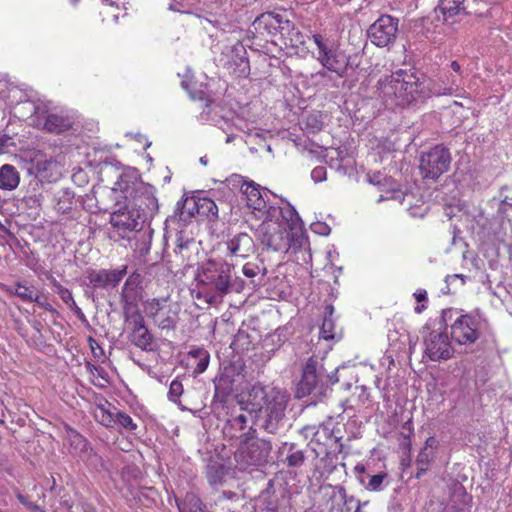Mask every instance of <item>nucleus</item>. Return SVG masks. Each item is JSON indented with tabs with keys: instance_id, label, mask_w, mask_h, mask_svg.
Instances as JSON below:
<instances>
[{
	"instance_id": "nucleus-1",
	"label": "nucleus",
	"mask_w": 512,
	"mask_h": 512,
	"mask_svg": "<svg viewBox=\"0 0 512 512\" xmlns=\"http://www.w3.org/2000/svg\"><path fill=\"white\" fill-rule=\"evenodd\" d=\"M377 94L383 104L394 109L407 107L426 96L424 82L412 70L399 69L379 79Z\"/></svg>"
},
{
	"instance_id": "nucleus-2",
	"label": "nucleus",
	"mask_w": 512,
	"mask_h": 512,
	"mask_svg": "<svg viewBox=\"0 0 512 512\" xmlns=\"http://www.w3.org/2000/svg\"><path fill=\"white\" fill-rule=\"evenodd\" d=\"M257 230L261 244L273 251H287L293 231L300 228V219L296 210L285 207H271L264 215Z\"/></svg>"
},
{
	"instance_id": "nucleus-3",
	"label": "nucleus",
	"mask_w": 512,
	"mask_h": 512,
	"mask_svg": "<svg viewBox=\"0 0 512 512\" xmlns=\"http://www.w3.org/2000/svg\"><path fill=\"white\" fill-rule=\"evenodd\" d=\"M289 397L276 389L266 390L253 386L247 399L240 401L241 409L262 419L261 427L268 433H275L285 415Z\"/></svg>"
},
{
	"instance_id": "nucleus-4",
	"label": "nucleus",
	"mask_w": 512,
	"mask_h": 512,
	"mask_svg": "<svg viewBox=\"0 0 512 512\" xmlns=\"http://www.w3.org/2000/svg\"><path fill=\"white\" fill-rule=\"evenodd\" d=\"M232 271L233 265L226 261L209 259L200 267L198 284L218 296L226 295L232 287Z\"/></svg>"
},
{
	"instance_id": "nucleus-5",
	"label": "nucleus",
	"mask_w": 512,
	"mask_h": 512,
	"mask_svg": "<svg viewBox=\"0 0 512 512\" xmlns=\"http://www.w3.org/2000/svg\"><path fill=\"white\" fill-rule=\"evenodd\" d=\"M442 318L453 320L450 325L451 339L459 345L475 343L481 335V320L477 315L463 313L462 310L448 308L443 310Z\"/></svg>"
},
{
	"instance_id": "nucleus-6",
	"label": "nucleus",
	"mask_w": 512,
	"mask_h": 512,
	"mask_svg": "<svg viewBox=\"0 0 512 512\" xmlns=\"http://www.w3.org/2000/svg\"><path fill=\"white\" fill-rule=\"evenodd\" d=\"M312 39L317 47L316 60L328 71L340 77L344 76L349 57L341 49L340 43L319 33L313 34Z\"/></svg>"
},
{
	"instance_id": "nucleus-7",
	"label": "nucleus",
	"mask_w": 512,
	"mask_h": 512,
	"mask_svg": "<svg viewBox=\"0 0 512 512\" xmlns=\"http://www.w3.org/2000/svg\"><path fill=\"white\" fill-rule=\"evenodd\" d=\"M451 162L450 150L438 144L420 154L419 171L423 179L436 181L449 171Z\"/></svg>"
},
{
	"instance_id": "nucleus-8",
	"label": "nucleus",
	"mask_w": 512,
	"mask_h": 512,
	"mask_svg": "<svg viewBox=\"0 0 512 512\" xmlns=\"http://www.w3.org/2000/svg\"><path fill=\"white\" fill-rule=\"evenodd\" d=\"M16 149L21 152V158L32 164L37 177L42 181L53 183L62 176V165L52 156H47L41 150L26 148L24 145H17Z\"/></svg>"
},
{
	"instance_id": "nucleus-9",
	"label": "nucleus",
	"mask_w": 512,
	"mask_h": 512,
	"mask_svg": "<svg viewBox=\"0 0 512 512\" xmlns=\"http://www.w3.org/2000/svg\"><path fill=\"white\" fill-rule=\"evenodd\" d=\"M315 456L325 462L324 468L331 473L336 468L337 454L342 451L339 438L335 437L327 428L319 429L310 441Z\"/></svg>"
},
{
	"instance_id": "nucleus-10",
	"label": "nucleus",
	"mask_w": 512,
	"mask_h": 512,
	"mask_svg": "<svg viewBox=\"0 0 512 512\" xmlns=\"http://www.w3.org/2000/svg\"><path fill=\"white\" fill-rule=\"evenodd\" d=\"M92 413L95 420L106 428L117 426L129 432H134L138 428L130 415L117 409L104 398L95 404Z\"/></svg>"
},
{
	"instance_id": "nucleus-11",
	"label": "nucleus",
	"mask_w": 512,
	"mask_h": 512,
	"mask_svg": "<svg viewBox=\"0 0 512 512\" xmlns=\"http://www.w3.org/2000/svg\"><path fill=\"white\" fill-rule=\"evenodd\" d=\"M324 508L322 512H362L360 502L347 496L343 486L328 485L322 489Z\"/></svg>"
},
{
	"instance_id": "nucleus-12",
	"label": "nucleus",
	"mask_w": 512,
	"mask_h": 512,
	"mask_svg": "<svg viewBox=\"0 0 512 512\" xmlns=\"http://www.w3.org/2000/svg\"><path fill=\"white\" fill-rule=\"evenodd\" d=\"M399 20L390 15H381L368 29L371 43L377 47H388L397 37Z\"/></svg>"
},
{
	"instance_id": "nucleus-13",
	"label": "nucleus",
	"mask_w": 512,
	"mask_h": 512,
	"mask_svg": "<svg viewBox=\"0 0 512 512\" xmlns=\"http://www.w3.org/2000/svg\"><path fill=\"white\" fill-rule=\"evenodd\" d=\"M220 61H223V67L234 78H247L250 74L247 51L241 43H236L224 52Z\"/></svg>"
},
{
	"instance_id": "nucleus-14",
	"label": "nucleus",
	"mask_w": 512,
	"mask_h": 512,
	"mask_svg": "<svg viewBox=\"0 0 512 512\" xmlns=\"http://www.w3.org/2000/svg\"><path fill=\"white\" fill-rule=\"evenodd\" d=\"M125 320L132 325L129 336L131 343L143 351H152L154 337L145 325L142 314L138 310L131 314L125 313Z\"/></svg>"
},
{
	"instance_id": "nucleus-15",
	"label": "nucleus",
	"mask_w": 512,
	"mask_h": 512,
	"mask_svg": "<svg viewBox=\"0 0 512 512\" xmlns=\"http://www.w3.org/2000/svg\"><path fill=\"white\" fill-rule=\"evenodd\" d=\"M253 28L261 36L275 35L280 32L283 36L290 31L292 21L284 18L282 14L265 12L258 16L253 22Z\"/></svg>"
},
{
	"instance_id": "nucleus-16",
	"label": "nucleus",
	"mask_w": 512,
	"mask_h": 512,
	"mask_svg": "<svg viewBox=\"0 0 512 512\" xmlns=\"http://www.w3.org/2000/svg\"><path fill=\"white\" fill-rule=\"evenodd\" d=\"M271 450L270 441L257 439L239 451V458L247 467L262 466L267 463Z\"/></svg>"
},
{
	"instance_id": "nucleus-17",
	"label": "nucleus",
	"mask_w": 512,
	"mask_h": 512,
	"mask_svg": "<svg viewBox=\"0 0 512 512\" xmlns=\"http://www.w3.org/2000/svg\"><path fill=\"white\" fill-rule=\"evenodd\" d=\"M425 353L432 361L448 360L453 355V348L446 333L432 331L425 340Z\"/></svg>"
},
{
	"instance_id": "nucleus-18",
	"label": "nucleus",
	"mask_w": 512,
	"mask_h": 512,
	"mask_svg": "<svg viewBox=\"0 0 512 512\" xmlns=\"http://www.w3.org/2000/svg\"><path fill=\"white\" fill-rule=\"evenodd\" d=\"M242 194L245 196L247 207L259 219L267 214L268 209L273 207L268 204L266 199L268 197L267 191L261 190L259 185L254 182L244 185Z\"/></svg>"
},
{
	"instance_id": "nucleus-19",
	"label": "nucleus",
	"mask_w": 512,
	"mask_h": 512,
	"mask_svg": "<svg viewBox=\"0 0 512 512\" xmlns=\"http://www.w3.org/2000/svg\"><path fill=\"white\" fill-rule=\"evenodd\" d=\"M127 273V266L115 270H89L87 279L94 288L116 287Z\"/></svg>"
},
{
	"instance_id": "nucleus-20",
	"label": "nucleus",
	"mask_w": 512,
	"mask_h": 512,
	"mask_svg": "<svg viewBox=\"0 0 512 512\" xmlns=\"http://www.w3.org/2000/svg\"><path fill=\"white\" fill-rule=\"evenodd\" d=\"M248 422V417L241 413L227 421L225 430L230 434V438H237L240 443L247 444L256 435V429L249 426Z\"/></svg>"
},
{
	"instance_id": "nucleus-21",
	"label": "nucleus",
	"mask_w": 512,
	"mask_h": 512,
	"mask_svg": "<svg viewBox=\"0 0 512 512\" xmlns=\"http://www.w3.org/2000/svg\"><path fill=\"white\" fill-rule=\"evenodd\" d=\"M138 211L129 210L127 206L114 211L110 216V224L123 232L134 231L139 227Z\"/></svg>"
},
{
	"instance_id": "nucleus-22",
	"label": "nucleus",
	"mask_w": 512,
	"mask_h": 512,
	"mask_svg": "<svg viewBox=\"0 0 512 512\" xmlns=\"http://www.w3.org/2000/svg\"><path fill=\"white\" fill-rule=\"evenodd\" d=\"M227 249L231 256L247 258L255 253V243L248 233H239L227 242Z\"/></svg>"
},
{
	"instance_id": "nucleus-23",
	"label": "nucleus",
	"mask_w": 512,
	"mask_h": 512,
	"mask_svg": "<svg viewBox=\"0 0 512 512\" xmlns=\"http://www.w3.org/2000/svg\"><path fill=\"white\" fill-rule=\"evenodd\" d=\"M437 9L445 22L454 23L456 16L467 14L465 0H439Z\"/></svg>"
},
{
	"instance_id": "nucleus-24",
	"label": "nucleus",
	"mask_w": 512,
	"mask_h": 512,
	"mask_svg": "<svg viewBox=\"0 0 512 512\" xmlns=\"http://www.w3.org/2000/svg\"><path fill=\"white\" fill-rule=\"evenodd\" d=\"M20 173L11 164H4L0 167V189L12 191L20 183Z\"/></svg>"
},
{
	"instance_id": "nucleus-25",
	"label": "nucleus",
	"mask_w": 512,
	"mask_h": 512,
	"mask_svg": "<svg viewBox=\"0 0 512 512\" xmlns=\"http://www.w3.org/2000/svg\"><path fill=\"white\" fill-rule=\"evenodd\" d=\"M317 362L313 358H309L303 367L302 378L300 381V389L310 394L317 385Z\"/></svg>"
},
{
	"instance_id": "nucleus-26",
	"label": "nucleus",
	"mask_w": 512,
	"mask_h": 512,
	"mask_svg": "<svg viewBox=\"0 0 512 512\" xmlns=\"http://www.w3.org/2000/svg\"><path fill=\"white\" fill-rule=\"evenodd\" d=\"M180 512H205L201 499L193 492H188L183 499H176Z\"/></svg>"
},
{
	"instance_id": "nucleus-27",
	"label": "nucleus",
	"mask_w": 512,
	"mask_h": 512,
	"mask_svg": "<svg viewBox=\"0 0 512 512\" xmlns=\"http://www.w3.org/2000/svg\"><path fill=\"white\" fill-rule=\"evenodd\" d=\"M301 134H291V140L294 142L295 146L299 149L313 151L314 147L317 146L314 143V137L316 136L319 130H300Z\"/></svg>"
},
{
	"instance_id": "nucleus-28",
	"label": "nucleus",
	"mask_w": 512,
	"mask_h": 512,
	"mask_svg": "<svg viewBox=\"0 0 512 512\" xmlns=\"http://www.w3.org/2000/svg\"><path fill=\"white\" fill-rule=\"evenodd\" d=\"M334 307L327 305L325 307V316L320 327V338L332 340L335 337V323L333 320Z\"/></svg>"
},
{
	"instance_id": "nucleus-29",
	"label": "nucleus",
	"mask_w": 512,
	"mask_h": 512,
	"mask_svg": "<svg viewBox=\"0 0 512 512\" xmlns=\"http://www.w3.org/2000/svg\"><path fill=\"white\" fill-rule=\"evenodd\" d=\"M5 291L9 295L17 296L24 302L32 303L37 289L34 286H27L21 282H17L14 287H6Z\"/></svg>"
},
{
	"instance_id": "nucleus-30",
	"label": "nucleus",
	"mask_w": 512,
	"mask_h": 512,
	"mask_svg": "<svg viewBox=\"0 0 512 512\" xmlns=\"http://www.w3.org/2000/svg\"><path fill=\"white\" fill-rule=\"evenodd\" d=\"M86 370L90 375L91 382L98 387H105L109 384V376L107 371L101 367L96 366L90 362H86Z\"/></svg>"
},
{
	"instance_id": "nucleus-31",
	"label": "nucleus",
	"mask_w": 512,
	"mask_h": 512,
	"mask_svg": "<svg viewBox=\"0 0 512 512\" xmlns=\"http://www.w3.org/2000/svg\"><path fill=\"white\" fill-rule=\"evenodd\" d=\"M54 286L57 288V293L61 300L74 311V313L79 319L84 320L85 315L81 308L76 304L72 292L68 288L62 286L59 283H55Z\"/></svg>"
},
{
	"instance_id": "nucleus-32",
	"label": "nucleus",
	"mask_w": 512,
	"mask_h": 512,
	"mask_svg": "<svg viewBox=\"0 0 512 512\" xmlns=\"http://www.w3.org/2000/svg\"><path fill=\"white\" fill-rule=\"evenodd\" d=\"M68 440L70 452L73 454H81L86 452L89 448L87 439L74 429L68 431Z\"/></svg>"
},
{
	"instance_id": "nucleus-33",
	"label": "nucleus",
	"mask_w": 512,
	"mask_h": 512,
	"mask_svg": "<svg viewBox=\"0 0 512 512\" xmlns=\"http://www.w3.org/2000/svg\"><path fill=\"white\" fill-rule=\"evenodd\" d=\"M168 306L165 305L161 300L159 299H152L145 303L144 308L147 316L151 319L156 321V319L161 315L165 314L166 308Z\"/></svg>"
},
{
	"instance_id": "nucleus-34",
	"label": "nucleus",
	"mask_w": 512,
	"mask_h": 512,
	"mask_svg": "<svg viewBox=\"0 0 512 512\" xmlns=\"http://www.w3.org/2000/svg\"><path fill=\"white\" fill-rule=\"evenodd\" d=\"M161 329H174L177 323L176 313H171V309L169 307L166 308L165 314H161L155 321Z\"/></svg>"
},
{
	"instance_id": "nucleus-35",
	"label": "nucleus",
	"mask_w": 512,
	"mask_h": 512,
	"mask_svg": "<svg viewBox=\"0 0 512 512\" xmlns=\"http://www.w3.org/2000/svg\"><path fill=\"white\" fill-rule=\"evenodd\" d=\"M434 460V454L433 453H429L425 450H421L417 459H416V464H417V469H418V472H417V477H419L422 473H425L431 462Z\"/></svg>"
},
{
	"instance_id": "nucleus-36",
	"label": "nucleus",
	"mask_w": 512,
	"mask_h": 512,
	"mask_svg": "<svg viewBox=\"0 0 512 512\" xmlns=\"http://www.w3.org/2000/svg\"><path fill=\"white\" fill-rule=\"evenodd\" d=\"M305 456L303 451L301 450H294V447L292 446L290 448V453L286 457V463L289 467H298L301 466L304 463Z\"/></svg>"
},
{
	"instance_id": "nucleus-37",
	"label": "nucleus",
	"mask_w": 512,
	"mask_h": 512,
	"mask_svg": "<svg viewBox=\"0 0 512 512\" xmlns=\"http://www.w3.org/2000/svg\"><path fill=\"white\" fill-rule=\"evenodd\" d=\"M182 394H183L182 382L177 379H174L169 386V391H168L169 400L176 403Z\"/></svg>"
},
{
	"instance_id": "nucleus-38",
	"label": "nucleus",
	"mask_w": 512,
	"mask_h": 512,
	"mask_svg": "<svg viewBox=\"0 0 512 512\" xmlns=\"http://www.w3.org/2000/svg\"><path fill=\"white\" fill-rule=\"evenodd\" d=\"M285 35L289 36L291 45L294 47H298L305 43V36L295 27L293 22L290 31L286 32Z\"/></svg>"
},
{
	"instance_id": "nucleus-39",
	"label": "nucleus",
	"mask_w": 512,
	"mask_h": 512,
	"mask_svg": "<svg viewBox=\"0 0 512 512\" xmlns=\"http://www.w3.org/2000/svg\"><path fill=\"white\" fill-rule=\"evenodd\" d=\"M32 302L36 303L40 308L48 312H56L55 308L49 303L48 298L45 294L37 290L35 297Z\"/></svg>"
},
{
	"instance_id": "nucleus-40",
	"label": "nucleus",
	"mask_w": 512,
	"mask_h": 512,
	"mask_svg": "<svg viewBox=\"0 0 512 512\" xmlns=\"http://www.w3.org/2000/svg\"><path fill=\"white\" fill-rule=\"evenodd\" d=\"M414 297L418 302V305L415 306L414 311L417 314H421L426 309L424 302H427L428 300L427 292L426 290L419 289L414 293Z\"/></svg>"
},
{
	"instance_id": "nucleus-41",
	"label": "nucleus",
	"mask_w": 512,
	"mask_h": 512,
	"mask_svg": "<svg viewBox=\"0 0 512 512\" xmlns=\"http://www.w3.org/2000/svg\"><path fill=\"white\" fill-rule=\"evenodd\" d=\"M387 478V473L381 472L370 477L368 482V489L371 491H378L381 489L383 481Z\"/></svg>"
},
{
	"instance_id": "nucleus-42",
	"label": "nucleus",
	"mask_w": 512,
	"mask_h": 512,
	"mask_svg": "<svg viewBox=\"0 0 512 512\" xmlns=\"http://www.w3.org/2000/svg\"><path fill=\"white\" fill-rule=\"evenodd\" d=\"M226 182L233 188H240L241 192H243L244 185L252 183V181H246L244 177L237 174L231 175L229 178L226 179Z\"/></svg>"
},
{
	"instance_id": "nucleus-43",
	"label": "nucleus",
	"mask_w": 512,
	"mask_h": 512,
	"mask_svg": "<svg viewBox=\"0 0 512 512\" xmlns=\"http://www.w3.org/2000/svg\"><path fill=\"white\" fill-rule=\"evenodd\" d=\"M17 143L14 141L13 137L8 135H3L0 137V154L7 153L11 151V148H16Z\"/></svg>"
},
{
	"instance_id": "nucleus-44",
	"label": "nucleus",
	"mask_w": 512,
	"mask_h": 512,
	"mask_svg": "<svg viewBox=\"0 0 512 512\" xmlns=\"http://www.w3.org/2000/svg\"><path fill=\"white\" fill-rule=\"evenodd\" d=\"M223 472L216 467H209L207 470V478L211 485L221 483Z\"/></svg>"
},
{
	"instance_id": "nucleus-45",
	"label": "nucleus",
	"mask_w": 512,
	"mask_h": 512,
	"mask_svg": "<svg viewBox=\"0 0 512 512\" xmlns=\"http://www.w3.org/2000/svg\"><path fill=\"white\" fill-rule=\"evenodd\" d=\"M129 136L132 141H134L141 147L142 150H146L151 146V142L148 141L147 137L142 135L140 132H137L135 134L129 133Z\"/></svg>"
},
{
	"instance_id": "nucleus-46",
	"label": "nucleus",
	"mask_w": 512,
	"mask_h": 512,
	"mask_svg": "<svg viewBox=\"0 0 512 512\" xmlns=\"http://www.w3.org/2000/svg\"><path fill=\"white\" fill-rule=\"evenodd\" d=\"M197 360L198 362L195 371L200 374L207 369L209 365L210 355L208 352H200V357Z\"/></svg>"
},
{
	"instance_id": "nucleus-47",
	"label": "nucleus",
	"mask_w": 512,
	"mask_h": 512,
	"mask_svg": "<svg viewBox=\"0 0 512 512\" xmlns=\"http://www.w3.org/2000/svg\"><path fill=\"white\" fill-rule=\"evenodd\" d=\"M327 171L324 166H317L311 171V178L315 183L326 180Z\"/></svg>"
},
{
	"instance_id": "nucleus-48",
	"label": "nucleus",
	"mask_w": 512,
	"mask_h": 512,
	"mask_svg": "<svg viewBox=\"0 0 512 512\" xmlns=\"http://www.w3.org/2000/svg\"><path fill=\"white\" fill-rule=\"evenodd\" d=\"M259 266L255 263H245L242 268L243 274L248 278H254L259 273Z\"/></svg>"
},
{
	"instance_id": "nucleus-49",
	"label": "nucleus",
	"mask_w": 512,
	"mask_h": 512,
	"mask_svg": "<svg viewBox=\"0 0 512 512\" xmlns=\"http://www.w3.org/2000/svg\"><path fill=\"white\" fill-rule=\"evenodd\" d=\"M88 342H89V346H90L91 352L94 355V357L97 358V359L103 358L104 357V350L98 344V342L93 337H89L88 338Z\"/></svg>"
},
{
	"instance_id": "nucleus-50",
	"label": "nucleus",
	"mask_w": 512,
	"mask_h": 512,
	"mask_svg": "<svg viewBox=\"0 0 512 512\" xmlns=\"http://www.w3.org/2000/svg\"><path fill=\"white\" fill-rule=\"evenodd\" d=\"M402 429L404 431H407L406 434L403 433V436L404 438L406 439H410V437L413 435L414 433V427H413V423H412V420L409 419L407 420L403 425H402Z\"/></svg>"
},
{
	"instance_id": "nucleus-51",
	"label": "nucleus",
	"mask_w": 512,
	"mask_h": 512,
	"mask_svg": "<svg viewBox=\"0 0 512 512\" xmlns=\"http://www.w3.org/2000/svg\"><path fill=\"white\" fill-rule=\"evenodd\" d=\"M438 446V441L434 436H430L425 441V447L423 450L427 451V448H434L436 449Z\"/></svg>"
},
{
	"instance_id": "nucleus-52",
	"label": "nucleus",
	"mask_w": 512,
	"mask_h": 512,
	"mask_svg": "<svg viewBox=\"0 0 512 512\" xmlns=\"http://www.w3.org/2000/svg\"><path fill=\"white\" fill-rule=\"evenodd\" d=\"M200 352H208V351L202 347H196V348L191 349L188 352V355L192 358L198 359L200 357Z\"/></svg>"
},
{
	"instance_id": "nucleus-53",
	"label": "nucleus",
	"mask_w": 512,
	"mask_h": 512,
	"mask_svg": "<svg viewBox=\"0 0 512 512\" xmlns=\"http://www.w3.org/2000/svg\"><path fill=\"white\" fill-rule=\"evenodd\" d=\"M449 67L452 71H454L458 75H462V67L458 61H456V60L451 61V63L449 64Z\"/></svg>"
},
{
	"instance_id": "nucleus-54",
	"label": "nucleus",
	"mask_w": 512,
	"mask_h": 512,
	"mask_svg": "<svg viewBox=\"0 0 512 512\" xmlns=\"http://www.w3.org/2000/svg\"><path fill=\"white\" fill-rule=\"evenodd\" d=\"M17 499H18V500H19V502H21L22 504H26V499H25V497H24L22 494L18 493V494H17Z\"/></svg>"
},
{
	"instance_id": "nucleus-55",
	"label": "nucleus",
	"mask_w": 512,
	"mask_h": 512,
	"mask_svg": "<svg viewBox=\"0 0 512 512\" xmlns=\"http://www.w3.org/2000/svg\"><path fill=\"white\" fill-rule=\"evenodd\" d=\"M28 201H29V202H30V201H33V203H34V204H35V203H37L38 205H40V199H39V198H36V197H35V198H33V197H29V198H28Z\"/></svg>"
},
{
	"instance_id": "nucleus-56",
	"label": "nucleus",
	"mask_w": 512,
	"mask_h": 512,
	"mask_svg": "<svg viewBox=\"0 0 512 512\" xmlns=\"http://www.w3.org/2000/svg\"><path fill=\"white\" fill-rule=\"evenodd\" d=\"M235 135L234 134H231V135H227L226 137V143H230L231 141H233Z\"/></svg>"
},
{
	"instance_id": "nucleus-57",
	"label": "nucleus",
	"mask_w": 512,
	"mask_h": 512,
	"mask_svg": "<svg viewBox=\"0 0 512 512\" xmlns=\"http://www.w3.org/2000/svg\"><path fill=\"white\" fill-rule=\"evenodd\" d=\"M218 397H220V393H219L218 387H216L214 398H218Z\"/></svg>"
},
{
	"instance_id": "nucleus-58",
	"label": "nucleus",
	"mask_w": 512,
	"mask_h": 512,
	"mask_svg": "<svg viewBox=\"0 0 512 512\" xmlns=\"http://www.w3.org/2000/svg\"><path fill=\"white\" fill-rule=\"evenodd\" d=\"M70 2L73 6H76L78 4L79 0H70Z\"/></svg>"
},
{
	"instance_id": "nucleus-59",
	"label": "nucleus",
	"mask_w": 512,
	"mask_h": 512,
	"mask_svg": "<svg viewBox=\"0 0 512 512\" xmlns=\"http://www.w3.org/2000/svg\"><path fill=\"white\" fill-rule=\"evenodd\" d=\"M207 202H208L211 206L216 207L213 201H211V200H207Z\"/></svg>"
},
{
	"instance_id": "nucleus-60",
	"label": "nucleus",
	"mask_w": 512,
	"mask_h": 512,
	"mask_svg": "<svg viewBox=\"0 0 512 512\" xmlns=\"http://www.w3.org/2000/svg\"><path fill=\"white\" fill-rule=\"evenodd\" d=\"M455 277H459V278L463 279L464 276L461 274H456Z\"/></svg>"
},
{
	"instance_id": "nucleus-61",
	"label": "nucleus",
	"mask_w": 512,
	"mask_h": 512,
	"mask_svg": "<svg viewBox=\"0 0 512 512\" xmlns=\"http://www.w3.org/2000/svg\"><path fill=\"white\" fill-rule=\"evenodd\" d=\"M212 299H213V297H210V298L207 300V302H208V303H212Z\"/></svg>"
},
{
	"instance_id": "nucleus-62",
	"label": "nucleus",
	"mask_w": 512,
	"mask_h": 512,
	"mask_svg": "<svg viewBox=\"0 0 512 512\" xmlns=\"http://www.w3.org/2000/svg\"><path fill=\"white\" fill-rule=\"evenodd\" d=\"M0 512H2V511L0 510Z\"/></svg>"
}]
</instances>
